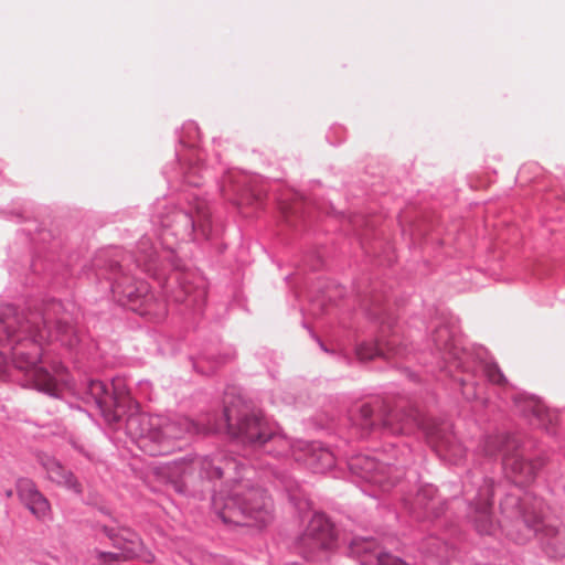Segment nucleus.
I'll return each mask as SVG.
<instances>
[{
    "label": "nucleus",
    "mask_w": 565,
    "mask_h": 565,
    "mask_svg": "<svg viewBox=\"0 0 565 565\" xmlns=\"http://www.w3.org/2000/svg\"><path fill=\"white\" fill-rule=\"evenodd\" d=\"M254 468L223 451L174 461L171 484L178 493L195 489L200 482L225 479V488L212 497V507L223 523L266 526L274 519V503L268 493L252 480Z\"/></svg>",
    "instance_id": "nucleus-1"
},
{
    "label": "nucleus",
    "mask_w": 565,
    "mask_h": 565,
    "mask_svg": "<svg viewBox=\"0 0 565 565\" xmlns=\"http://www.w3.org/2000/svg\"><path fill=\"white\" fill-rule=\"evenodd\" d=\"M55 307L43 313L30 312L23 321L0 320V345H9L15 369L24 372L26 385L50 396H57V380L38 363L43 353V344L60 342L72 348L77 342L73 324L66 316L54 317Z\"/></svg>",
    "instance_id": "nucleus-2"
},
{
    "label": "nucleus",
    "mask_w": 565,
    "mask_h": 565,
    "mask_svg": "<svg viewBox=\"0 0 565 565\" xmlns=\"http://www.w3.org/2000/svg\"><path fill=\"white\" fill-rule=\"evenodd\" d=\"M542 507V500L527 492L522 499L519 493H508L500 502L501 513L513 522L503 525L507 535L518 544L536 537L548 557H564L565 531L543 520Z\"/></svg>",
    "instance_id": "nucleus-3"
},
{
    "label": "nucleus",
    "mask_w": 565,
    "mask_h": 565,
    "mask_svg": "<svg viewBox=\"0 0 565 565\" xmlns=\"http://www.w3.org/2000/svg\"><path fill=\"white\" fill-rule=\"evenodd\" d=\"M353 420L365 433L371 431L376 425H381L393 435L409 434L415 427L422 428L438 451H443L455 463H458L466 454L465 448L450 430L449 424L423 418L415 411L401 415L396 411H386L379 403L376 406L363 404L359 409L358 417Z\"/></svg>",
    "instance_id": "nucleus-4"
},
{
    "label": "nucleus",
    "mask_w": 565,
    "mask_h": 565,
    "mask_svg": "<svg viewBox=\"0 0 565 565\" xmlns=\"http://www.w3.org/2000/svg\"><path fill=\"white\" fill-rule=\"evenodd\" d=\"M234 434L255 451H263L275 458L291 456L296 461L303 462V441H290L285 435L276 431L262 414L241 417Z\"/></svg>",
    "instance_id": "nucleus-5"
},
{
    "label": "nucleus",
    "mask_w": 565,
    "mask_h": 565,
    "mask_svg": "<svg viewBox=\"0 0 565 565\" xmlns=\"http://www.w3.org/2000/svg\"><path fill=\"white\" fill-rule=\"evenodd\" d=\"M503 446L502 465L505 473L516 486H524L532 482L537 471L543 467L544 461L541 458L536 460H526L523 455L515 449L514 440L508 436H489L483 440L481 451L492 457Z\"/></svg>",
    "instance_id": "nucleus-6"
},
{
    "label": "nucleus",
    "mask_w": 565,
    "mask_h": 565,
    "mask_svg": "<svg viewBox=\"0 0 565 565\" xmlns=\"http://www.w3.org/2000/svg\"><path fill=\"white\" fill-rule=\"evenodd\" d=\"M110 270L108 279L111 280V291L117 301L140 315L149 313L148 305L153 298L149 285L125 274L118 263H111Z\"/></svg>",
    "instance_id": "nucleus-7"
},
{
    "label": "nucleus",
    "mask_w": 565,
    "mask_h": 565,
    "mask_svg": "<svg viewBox=\"0 0 565 565\" xmlns=\"http://www.w3.org/2000/svg\"><path fill=\"white\" fill-rule=\"evenodd\" d=\"M349 468L353 475L376 484L383 492H387L395 487L401 475L397 468L383 462L380 457L362 454L350 459Z\"/></svg>",
    "instance_id": "nucleus-8"
},
{
    "label": "nucleus",
    "mask_w": 565,
    "mask_h": 565,
    "mask_svg": "<svg viewBox=\"0 0 565 565\" xmlns=\"http://www.w3.org/2000/svg\"><path fill=\"white\" fill-rule=\"evenodd\" d=\"M108 535L118 553H100L99 565H120V559L134 558L145 563L153 562V554L143 546L139 536L131 530L120 529L117 532L111 531Z\"/></svg>",
    "instance_id": "nucleus-9"
},
{
    "label": "nucleus",
    "mask_w": 565,
    "mask_h": 565,
    "mask_svg": "<svg viewBox=\"0 0 565 565\" xmlns=\"http://www.w3.org/2000/svg\"><path fill=\"white\" fill-rule=\"evenodd\" d=\"M334 541L333 526L324 514L316 513L297 540L299 552L311 558L316 552L330 548Z\"/></svg>",
    "instance_id": "nucleus-10"
},
{
    "label": "nucleus",
    "mask_w": 565,
    "mask_h": 565,
    "mask_svg": "<svg viewBox=\"0 0 565 565\" xmlns=\"http://www.w3.org/2000/svg\"><path fill=\"white\" fill-rule=\"evenodd\" d=\"M483 483L484 484L478 489V492L472 498L476 502H471V499L467 498L469 501L467 518L469 522L473 524L478 533L489 535L495 530V521L491 511L493 484L488 480H483Z\"/></svg>",
    "instance_id": "nucleus-11"
},
{
    "label": "nucleus",
    "mask_w": 565,
    "mask_h": 565,
    "mask_svg": "<svg viewBox=\"0 0 565 565\" xmlns=\"http://www.w3.org/2000/svg\"><path fill=\"white\" fill-rule=\"evenodd\" d=\"M15 492L21 504L38 521L47 522L52 520V505L32 479L26 477L18 478L15 480Z\"/></svg>",
    "instance_id": "nucleus-12"
},
{
    "label": "nucleus",
    "mask_w": 565,
    "mask_h": 565,
    "mask_svg": "<svg viewBox=\"0 0 565 565\" xmlns=\"http://www.w3.org/2000/svg\"><path fill=\"white\" fill-rule=\"evenodd\" d=\"M202 428L184 416L173 418L161 416L160 437L157 440L158 449H151L150 455H163L169 451V441L181 439L185 435L199 434Z\"/></svg>",
    "instance_id": "nucleus-13"
},
{
    "label": "nucleus",
    "mask_w": 565,
    "mask_h": 565,
    "mask_svg": "<svg viewBox=\"0 0 565 565\" xmlns=\"http://www.w3.org/2000/svg\"><path fill=\"white\" fill-rule=\"evenodd\" d=\"M514 404L518 412L526 417L531 425L543 428L546 431H551L557 422L556 412L546 408L536 397L520 394L515 396Z\"/></svg>",
    "instance_id": "nucleus-14"
},
{
    "label": "nucleus",
    "mask_w": 565,
    "mask_h": 565,
    "mask_svg": "<svg viewBox=\"0 0 565 565\" xmlns=\"http://www.w3.org/2000/svg\"><path fill=\"white\" fill-rule=\"evenodd\" d=\"M349 548L350 554L361 565H407L399 557L379 551V546L373 539H354Z\"/></svg>",
    "instance_id": "nucleus-15"
},
{
    "label": "nucleus",
    "mask_w": 565,
    "mask_h": 565,
    "mask_svg": "<svg viewBox=\"0 0 565 565\" xmlns=\"http://www.w3.org/2000/svg\"><path fill=\"white\" fill-rule=\"evenodd\" d=\"M160 415H149L145 413H132L126 419L127 434L142 443L141 447L147 446V441L157 444L160 435Z\"/></svg>",
    "instance_id": "nucleus-16"
},
{
    "label": "nucleus",
    "mask_w": 565,
    "mask_h": 565,
    "mask_svg": "<svg viewBox=\"0 0 565 565\" xmlns=\"http://www.w3.org/2000/svg\"><path fill=\"white\" fill-rule=\"evenodd\" d=\"M405 504H409V510L418 519L430 516H439L444 513L446 501L441 502L437 499V489L431 484L422 487L412 502L404 499Z\"/></svg>",
    "instance_id": "nucleus-17"
},
{
    "label": "nucleus",
    "mask_w": 565,
    "mask_h": 565,
    "mask_svg": "<svg viewBox=\"0 0 565 565\" xmlns=\"http://www.w3.org/2000/svg\"><path fill=\"white\" fill-rule=\"evenodd\" d=\"M85 394L87 402H93L107 422L119 420V415L113 411L115 398L107 384L98 380H89Z\"/></svg>",
    "instance_id": "nucleus-18"
},
{
    "label": "nucleus",
    "mask_w": 565,
    "mask_h": 565,
    "mask_svg": "<svg viewBox=\"0 0 565 565\" xmlns=\"http://www.w3.org/2000/svg\"><path fill=\"white\" fill-rule=\"evenodd\" d=\"M433 341L447 363H452L457 369H465L463 356L466 353L459 348L454 332L447 326L436 329Z\"/></svg>",
    "instance_id": "nucleus-19"
},
{
    "label": "nucleus",
    "mask_w": 565,
    "mask_h": 565,
    "mask_svg": "<svg viewBox=\"0 0 565 565\" xmlns=\"http://www.w3.org/2000/svg\"><path fill=\"white\" fill-rule=\"evenodd\" d=\"M47 478L57 486L64 487L76 494L82 493V486L72 471L64 468L56 459L47 458L43 461Z\"/></svg>",
    "instance_id": "nucleus-20"
},
{
    "label": "nucleus",
    "mask_w": 565,
    "mask_h": 565,
    "mask_svg": "<svg viewBox=\"0 0 565 565\" xmlns=\"http://www.w3.org/2000/svg\"><path fill=\"white\" fill-rule=\"evenodd\" d=\"M308 447V454L303 461L313 472L323 473L335 465L333 454L320 444L313 443Z\"/></svg>",
    "instance_id": "nucleus-21"
},
{
    "label": "nucleus",
    "mask_w": 565,
    "mask_h": 565,
    "mask_svg": "<svg viewBox=\"0 0 565 565\" xmlns=\"http://www.w3.org/2000/svg\"><path fill=\"white\" fill-rule=\"evenodd\" d=\"M355 353L361 361H370L377 356L388 359L391 355L399 354L398 350L395 348L394 340H390L385 343L383 340H377L374 343L362 342L356 347Z\"/></svg>",
    "instance_id": "nucleus-22"
},
{
    "label": "nucleus",
    "mask_w": 565,
    "mask_h": 565,
    "mask_svg": "<svg viewBox=\"0 0 565 565\" xmlns=\"http://www.w3.org/2000/svg\"><path fill=\"white\" fill-rule=\"evenodd\" d=\"M207 218V213L203 210H198V220L185 211L175 210L172 214V221H162L163 226H172L173 224L181 225L184 231L191 234L195 231L196 226H203V220Z\"/></svg>",
    "instance_id": "nucleus-23"
},
{
    "label": "nucleus",
    "mask_w": 565,
    "mask_h": 565,
    "mask_svg": "<svg viewBox=\"0 0 565 565\" xmlns=\"http://www.w3.org/2000/svg\"><path fill=\"white\" fill-rule=\"evenodd\" d=\"M156 259V250L150 242V238L143 236L138 243V254L136 256V264L142 267L143 270H151V265Z\"/></svg>",
    "instance_id": "nucleus-24"
},
{
    "label": "nucleus",
    "mask_w": 565,
    "mask_h": 565,
    "mask_svg": "<svg viewBox=\"0 0 565 565\" xmlns=\"http://www.w3.org/2000/svg\"><path fill=\"white\" fill-rule=\"evenodd\" d=\"M423 552L443 558L447 552V544L438 537H429L422 546Z\"/></svg>",
    "instance_id": "nucleus-25"
},
{
    "label": "nucleus",
    "mask_w": 565,
    "mask_h": 565,
    "mask_svg": "<svg viewBox=\"0 0 565 565\" xmlns=\"http://www.w3.org/2000/svg\"><path fill=\"white\" fill-rule=\"evenodd\" d=\"M484 374L488 380L494 384H504L507 382L505 376L494 363L484 365Z\"/></svg>",
    "instance_id": "nucleus-26"
},
{
    "label": "nucleus",
    "mask_w": 565,
    "mask_h": 565,
    "mask_svg": "<svg viewBox=\"0 0 565 565\" xmlns=\"http://www.w3.org/2000/svg\"><path fill=\"white\" fill-rule=\"evenodd\" d=\"M9 364L3 353L0 352V379L7 373Z\"/></svg>",
    "instance_id": "nucleus-27"
},
{
    "label": "nucleus",
    "mask_w": 565,
    "mask_h": 565,
    "mask_svg": "<svg viewBox=\"0 0 565 565\" xmlns=\"http://www.w3.org/2000/svg\"><path fill=\"white\" fill-rule=\"evenodd\" d=\"M224 417H225V422H226L228 429H233V426H234L232 423L233 411L231 408L226 407L224 409Z\"/></svg>",
    "instance_id": "nucleus-28"
},
{
    "label": "nucleus",
    "mask_w": 565,
    "mask_h": 565,
    "mask_svg": "<svg viewBox=\"0 0 565 565\" xmlns=\"http://www.w3.org/2000/svg\"><path fill=\"white\" fill-rule=\"evenodd\" d=\"M281 482L284 483V486L286 487L287 490H291L292 489V481L285 477V476H281Z\"/></svg>",
    "instance_id": "nucleus-29"
},
{
    "label": "nucleus",
    "mask_w": 565,
    "mask_h": 565,
    "mask_svg": "<svg viewBox=\"0 0 565 565\" xmlns=\"http://www.w3.org/2000/svg\"><path fill=\"white\" fill-rule=\"evenodd\" d=\"M4 495H6L8 499H9V498H11V497L13 495V490H12V489H8V490H6Z\"/></svg>",
    "instance_id": "nucleus-30"
},
{
    "label": "nucleus",
    "mask_w": 565,
    "mask_h": 565,
    "mask_svg": "<svg viewBox=\"0 0 565 565\" xmlns=\"http://www.w3.org/2000/svg\"><path fill=\"white\" fill-rule=\"evenodd\" d=\"M462 385H463V395H466V396H467V398H470L471 396H470V394L467 392V388H468V387H467V385H466L465 383H462Z\"/></svg>",
    "instance_id": "nucleus-31"
}]
</instances>
